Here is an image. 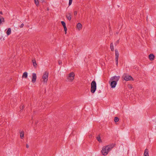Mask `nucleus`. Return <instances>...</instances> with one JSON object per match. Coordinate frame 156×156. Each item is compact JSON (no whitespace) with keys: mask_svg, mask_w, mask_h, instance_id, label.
Returning a JSON list of instances; mask_svg holds the SVG:
<instances>
[{"mask_svg":"<svg viewBox=\"0 0 156 156\" xmlns=\"http://www.w3.org/2000/svg\"><path fill=\"white\" fill-rule=\"evenodd\" d=\"M115 144H112L103 146L101 151V154L104 156H106L115 147Z\"/></svg>","mask_w":156,"mask_h":156,"instance_id":"nucleus-1","label":"nucleus"},{"mask_svg":"<svg viewBox=\"0 0 156 156\" xmlns=\"http://www.w3.org/2000/svg\"><path fill=\"white\" fill-rule=\"evenodd\" d=\"M97 85L96 82L93 80L91 84V92L92 93H94L96 90Z\"/></svg>","mask_w":156,"mask_h":156,"instance_id":"nucleus-2","label":"nucleus"},{"mask_svg":"<svg viewBox=\"0 0 156 156\" xmlns=\"http://www.w3.org/2000/svg\"><path fill=\"white\" fill-rule=\"evenodd\" d=\"M48 72L46 71L44 72L42 77L43 80L42 81L44 83H47L48 80Z\"/></svg>","mask_w":156,"mask_h":156,"instance_id":"nucleus-3","label":"nucleus"},{"mask_svg":"<svg viewBox=\"0 0 156 156\" xmlns=\"http://www.w3.org/2000/svg\"><path fill=\"white\" fill-rule=\"evenodd\" d=\"M75 74L73 72L70 73L67 76V81L69 82H72L74 80L75 77Z\"/></svg>","mask_w":156,"mask_h":156,"instance_id":"nucleus-4","label":"nucleus"},{"mask_svg":"<svg viewBox=\"0 0 156 156\" xmlns=\"http://www.w3.org/2000/svg\"><path fill=\"white\" fill-rule=\"evenodd\" d=\"M122 78L126 81L133 80V78L131 76L127 75L126 73H124L123 75L122 76Z\"/></svg>","mask_w":156,"mask_h":156,"instance_id":"nucleus-5","label":"nucleus"},{"mask_svg":"<svg viewBox=\"0 0 156 156\" xmlns=\"http://www.w3.org/2000/svg\"><path fill=\"white\" fill-rule=\"evenodd\" d=\"M120 77L119 76H114L112 77L110 79V81H114L117 83L118 81L119 80Z\"/></svg>","mask_w":156,"mask_h":156,"instance_id":"nucleus-6","label":"nucleus"},{"mask_svg":"<svg viewBox=\"0 0 156 156\" xmlns=\"http://www.w3.org/2000/svg\"><path fill=\"white\" fill-rule=\"evenodd\" d=\"M115 61L116 62V65H117L118 62V59L119 57V52L117 50V49H115Z\"/></svg>","mask_w":156,"mask_h":156,"instance_id":"nucleus-7","label":"nucleus"},{"mask_svg":"<svg viewBox=\"0 0 156 156\" xmlns=\"http://www.w3.org/2000/svg\"><path fill=\"white\" fill-rule=\"evenodd\" d=\"M109 82H110V85L111 88H114L115 87L117 84V83L116 82L114 81H110L109 80Z\"/></svg>","mask_w":156,"mask_h":156,"instance_id":"nucleus-8","label":"nucleus"},{"mask_svg":"<svg viewBox=\"0 0 156 156\" xmlns=\"http://www.w3.org/2000/svg\"><path fill=\"white\" fill-rule=\"evenodd\" d=\"M37 76L36 74L35 73H32V78L31 81L33 83H35L36 80Z\"/></svg>","mask_w":156,"mask_h":156,"instance_id":"nucleus-9","label":"nucleus"},{"mask_svg":"<svg viewBox=\"0 0 156 156\" xmlns=\"http://www.w3.org/2000/svg\"><path fill=\"white\" fill-rule=\"evenodd\" d=\"M149 57L150 60L152 61L154 59V56L153 54H151L149 55Z\"/></svg>","mask_w":156,"mask_h":156,"instance_id":"nucleus-10","label":"nucleus"},{"mask_svg":"<svg viewBox=\"0 0 156 156\" xmlns=\"http://www.w3.org/2000/svg\"><path fill=\"white\" fill-rule=\"evenodd\" d=\"M82 24L80 23H78L77 25V27L79 30H80L82 29Z\"/></svg>","mask_w":156,"mask_h":156,"instance_id":"nucleus-11","label":"nucleus"},{"mask_svg":"<svg viewBox=\"0 0 156 156\" xmlns=\"http://www.w3.org/2000/svg\"><path fill=\"white\" fill-rule=\"evenodd\" d=\"M66 17L69 20H71V14L70 13H68L66 15Z\"/></svg>","mask_w":156,"mask_h":156,"instance_id":"nucleus-12","label":"nucleus"},{"mask_svg":"<svg viewBox=\"0 0 156 156\" xmlns=\"http://www.w3.org/2000/svg\"><path fill=\"white\" fill-rule=\"evenodd\" d=\"M32 62H33V65L34 67H36L37 66V64L36 63V60L35 59H33L32 60Z\"/></svg>","mask_w":156,"mask_h":156,"instance_id":"nucleus-13","label":"nucleus"},{"mask_svg":"<svg viewBox=\"0 0 156 156\" xmlns=\"http://www.w3.org/2000/svg\"><path fill=\"white\" fill-rule=\"evenodd\" d=\"M144 155H149V151L147 149L145 150Z\"/></svg>","mask_w":156,"mask_h":156,"instance_id":"nucleus-14","label":"nucleus"},{"mask_svg":"<svg viewBox=\"0 0 156 156\" xmlns=\"http://www.w3.org/2000/svg\"><path fill=\"white\" fill-rule=\"evenodd\" d=\"M11 30L10 28H9L6 32V34L7 35H9L11 33Z\"/></svg>","mask_w":156,"mask_h":156,"instance_id":"nucleus-15","label":"nucleus"},{"mask_svg":"<svg viewBox=\"0 0 156 156\" xmlns=\"http://www.w3.org/2000/svg\"><path fill=\"white\" fill-rule=\"evenodd\" d=\"M96 139L99 143L102 142V140L101 139V137L100 135H99L97 137Z\"/></svg>","mask_w":156,"mask_h":156,"instance_id":"nucleus-16","label":"nucleus"},{"mask_svg":"<svg viewBox=\"0 0 156 156\" xmlns=\"http://www.w3.org/2000/svg\"><path fill=\"white\" fill-rule=\"evenodd\" d=\"M110 48L111 49V50L112 51H114V48L113 44L112 43H111L110 44Z\"/></svg>","mask_w":156,"mask_h":156,"instance_id":"nucleus-17","label":"nucleus"},{"mask_svg":"<svg viewBox=\"0 0 156 156\" xmlns=\"http://www.w3.org/2000/svg\"><path fill=\"white\" fill-rule=\"evenodd\" d=\"M23 77L25 78H27V72H25L23 73Z\"/></svg>","mask_w":156,"mask_h":156,"instance_id":"nucleus-18","label":"nucleus"},{"mask_svg":"<svg viewBox=\"0 0 156 156\" xmlns=\"http://www.w3.org/2000/svg\"><path fill=\"white\" fill-rule=\"evenodd\" d=\"M4 22V18L2 16H0V25L1 24L2 22Z\"/></svg>","mask_w":156,"mask_h":156,"instance_id":"nucleus-19","label":"nucleus"},{"mask_svg":"<svg viewBox=\"0 0 156 156\" xmlns=\"http://www.w3.org/2000/svg\"><path fill=\"white\" fill-rule=\"evenodd\" d=\"M61 23L62 25V26H63L64 28H65L66 27V23H65L63 21H62L61 22Z\"/></svg>","mask_w":156,"mask_h":156,"instance_id":"nucleus-20","label":"nucleus"},{"mask_svg":"<svg viewBox=\"0 0 156 156\" xmlns=\"http://www.w3.org/2000/svg\"><path fill=\"white\" fill-rule=\"evenodd\" d=\"M20 137L21 139H23L24 137V132L22 131L20 133Z\"/></svg>","mask_w":156,"mask_h":156,"instance_id":"nucleus-21","label":"nucleus"},{"mask_svg":"<svg viewBox=\"0 0 156 156\" xmlns=\"http://www.w3.org/2000/svg\"><path fill=\"white\" fill-rule=\"evenodd\" d=\"M119 121V119L118 117H115L114 118V121L117 122Z\"/></svg>","mask_w":156,"mask_h":156,"instance_id":"nucleus-22","label":"nucleus"},{"mask_svg":"<svg viewBox=\"0 0 156 156\" xmlns=\"http://www.w3.org/2000/svg\"><path fill=\"white\" fill-rule=\"evenodd\" d=\"M34 2L35 4L37 5H39V2L38 0H34Z\"/></svg>","mask_w":156,"mask_h":156,"instance_id":"nucleus-23","label":"nucleus"},{"mask_svg":"<svg viewBox=\"0 0 156 156\" xmlns=\"http://www.w3.org/2000/svg\"><path fill=\"white\" fill-rule=\"evenodd\" d=\"M73 0H69V5H70L72 3Z\"/></svg>","mask_w":156,"mask_h":156,"instance_id":"nucleus-24","label":"nucleus"},{"mask_svg":"<svg viewBox=\"0 0 156 156\" xmlns=\"http://www.w3.org/2000/svg\"><path fill=\"white\" fill-rule=\"evenodd\" d=\"M73 0H69V5H70L72 3Z\"/></svg>","mask_w":156,"mask_h":156,"instance_id":"nucleus-25","label":"nucleus"},{"mask_svg":"<svg viewBox=\"0 0 156 156\" xmlns=\"http://www.w3.org/2000/svg\"><path fill=\"white\" fill-rule=\"evenodd\" d=\"M64 31H65V34H66V33H67V27H66L65 28H64Z\"/></svg>","mask_w":156,"mask_h":156,"instance_id":"nucleus-26","label":"nucleus"},{"mask_svg":"<svg viewBox=\"0 0 156 156\" xmlns=\"http://www.w3.org/2000/svg\"><path fill=\"white\" fill-rule=\"evenodd\" d=\"M128 87L130 89H132V86L130 85H129L128 86Z\"/></svg>","mask_w":156,"mask_h":156,"instance_id":"nucleus-27","label":"nucleus"},{"mask_svg":"<svg viewBox=\"0 0 156 156\" xmlns=\"http://www.w3.org/2000/svg\"><path fill=\"white\" fill-rule=\"evenodd\" d=\"M77 12L76 11H75L74 12V15L75 16L77 14Z\"/></svg>","mask_w":156,"mask_h":156,"instance_id":"nucleus-28","label":"nucleus"},{"mask_svg":"<svg viewBox=\"0 0 156 156\" xmlns=\"http://www.w3.org/2000/svg\"><path fill=\"white\" fill-rule=\"evenodd\" d=\"M23 26H24V24H23V23H22V24H21L20 26V28H22V27H23Z\"/></svg>","mask_w":156,"mask_h":156,"instance_id":"nucleus-29","label":"nucleus"},{"mask_svg":"<svg viewBox=\"0 0 156 156\" xmlns=\"http://www.w3.org/2000/svg\"><path fill=\"white\" fill-rule=\"evenodd\" d=\"M58 63L59 65H61L62 64V62L61 61H59L58 62Z\"/></svg>","mask_w":156,"mask_h":156,"instance_id":"nucleus-30","label":"nucleus"},{"mask_svg":"<svg viewBox=\"0 0 156 156\" xmlns=\"http://www.w3.org/2000/svg\"><path fill=\"white\" fill-rule=\"evenodd\" d=\"M26 147L27 148L29 147V146L28 144H26Z\"/></svg>","mask_w":156,"mask_h":156,"instance_id":"nucleus-31","label":"nucleus"},{"mask_svg":"<svg viewBox=\"0 0 156 156\" xmlns=\"http://www.w3.org/2000/svg\"><path fill=\"white\" fill-rule=\"evenodd\" d=\"M0 14H2V12L0 11Z\"/></svg>","mask_w":156,"mask_h":156,"instance_id":"nucleus-32","label":"nucleus"},{"mask_svg":"<svg viewBox=\"0 0 156 156\" xmlns=\"http://www.w3.org/2000/svg\"><path fill=\"white\" fill-rule=\"evenodd\" d=\"M144 156H149V155H144Z\"/></svg>","mask_w":156,"mask_h":156,"instance_id":"nucleus-33","label":"nucleus"},{"mask_svg":"<svg viewBox=\"0 0 156 156\" xmlns=\"http://www.w3.org/2000/svg\"><path fill=\"white\" fill-rule=\"evenodd\" d=\"M47 9L48 10H49V9H48V8H47Z\"/></svg>","mask_w":156,"mask_h":156,"instance_id":"nucleus-34","label":"nucleus"}]
</instances>
